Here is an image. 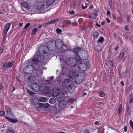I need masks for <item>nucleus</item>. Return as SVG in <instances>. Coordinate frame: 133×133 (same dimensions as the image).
I'll return each instance as SVG.
<instances>
[{
  "instance_id": "412c9836",
  "label": "nucleus",
  "mask_w": 133,
  "mask_h": 133,
  "mask_svg": "<svg viewBox=\"0 0 133 133\" xmlns=\"http://www.w3.org/2000/svg\"><path fill=\"white\" fill-rule=\"evenodd\" d=\"M13 63V62H8L4 64L3 66L5 68L11 67L12 66Z\"/></svg>"
},
{
  "instance_id": "f257e3e1",
  "label": "nucleus",
  "mask_w": 133,
  "mask_h": 133,
  "mask_svg": "<svg viewBox=\"0 0 133 133\" xmlns=\"http://www.w3.org/2000/svg\"><path fill=\"white\" fill-rule=\"evenodd\" d=\"M80 59L79 56L77 55L75 58L71 57L67 58L66 63L69 66H73L75 65L77 63H80Z\"/></svg>"
},
{
  "instance_id": "a211bd4d",
  "label": "nucleus",
  "mask_w": 133,
  "mask_h": 133,
  "mask_svg": "<svg viewBox=\"0 0 133 133\" xmlns=\"http://www.w3.org/2000/svg\"><path fill=\"white\" fill-rule=\"evenodd\" d=\"M62 52H64L67 51L69 50V48L65 44H63L61 48L59 49Z\"/></svg>"
},
{
  "instance_id": "69168bd1",
  "label": "nucleus",
  "mask_w": 133,
  "mask_h": 133,
  "mask_svg": "<svg viewBox=\"0 0 133 133\" xmlns=\"http://www.w3.org/2000/svg\"><path fill=\"white\" fill-rule=\"evenodd\" d=\"M119 46H117L115 48V50H117L118 49V48H119Z\"/></svg>"
},
{
  "instance_id": "f8f14e48",
  "label": "nucleus",
  "mask_w": 133,
  "mask_h": 133,
  "mask_svg": "<svg viewBox=\"0 0 133 133\" xmlns=\"http://www.w3.org/2000/svg\"><path fill=\"white\" fill-rule=\"evenodd\" d=\"M56 45L57 48L60 49L64 44L63 41L61 39H57L55 41Z\"/></svg>"
},
{
  "instance_id": "6ab92c4d",
  "label": "nucleus",
  "mask_w": 133,
  "mask_h": 133,
  "mask_svg": "<svg viewBox=\"0 0 133 133\" xmlns=\"http://www.w3.org/2000/svg\"><path fill=\"white\" fill-rule=\"evenodd\" d=\"M38 98L36 97H34L31 100V102L33 104L36 105L38 102Z\"/></svg>"
},
{
  "instance_id": "2eb2a0df",
  "label": "nucleus",
  "mask_w": 133,
  "mask_h": 133,
  "mask_svg": "<svg viewBox=\"0 0 133 133\" xmlns=\"http://www.w3.org/2000/svg\"><path fill=\"white\" fill-rule=\"evenodd\" d=\"M82 50H81V48L80 47H76L74 48L73 50V51L74 52L76 56H75V57H76L77 55H78L79 52H82Z\"/></svg>"
},
{
  "instance_id": "774afa93",
  "label": "nucleus",
  "mask_w": 133,
  "mask_h": 133,
  "mask_svg": "<svg viewBox=\"0 0 133 133\" xmlns=\"http://www.w3.org/2000/svg\"><path fill=\"white\" fill-rule=\"evenodd\" d=\"M68 23L70 24H73V23H72V22H71V21L70 20H69V21H68Z\"/></svg>"
},
{
  "instance_id": "72a5a7b5",
  "label": "nucleus",
  "mask_w": 133,
  "mask_h": 133,
  "mask_svg": "<svg viewBox=\"0 0 133 133\" xmlns=\"http://www.w3.org/2000/svg\"><path fill=\"white\" fill-rule=\"evenodd\" d=\"M46 98L45 97H41L39 98V101L42 102H45L46 101Z\"/></svg>"
},
{
  "instance_id": "ddd939ff",
  "label": "nucleus",
  "mask_w": 133,
  "mask_h": 133,
  "mask_svg": "<svg viewBox=\"0 0 133 133\" xmlns=\"http://www.w3.org/2000/svg\"><path fill=\"white\" fill-rule=\"evenodd\" d=\"M57 96V100L58 102L63 101L62 100L65 98V95L64 93L62 92H60L59 94Z\"/></svg>"
},
{
  "instance_id": "9d476101",
  "label": "nucleus",
  "mask_w": 133,
  "mask_h": 133,
  "mask_svg": "<svg viewBox=\"0 0 133 133\" xmlns=\"http://www.w3.org/2000/svg\"><path fill=\"white\" fill-rule=\"evenodd\" d=\"M31 87L33 91L36 92H38L40 90L41 87L39 86L38 83L34 82L31 84Z\"/></svg>"
},
{
  "instance_id": "c03bdc74",
  "label": "nucleus",
  "mask_w": 133,
  "mask_h": 133,
  "mask_svg": "<svg viewBox=\"0 0 133 133\" xmlns=\"http://www.w3.org/2000/svg\"><path fill=\"white\" fill-rule=\"evenodd\" d=\"M5 114V112L4 111H0V115L1 116H3Z\"/></svg>"
},
{
  "instance_id": "5701e85b",
  "label": "nucleus",
  "mask_w": 133,
  "mask_h": 133,
  "mask_svg": "<svg viewBox=\"0 0 133 133\" xmlns=\"http://www.w3.org/2000/svg\"><path fill=\"white\" fill-rule=\"evenodd\" d=\"M5 110L6 111V114L8 115H11V108L10 107H6Z\"/></svg>"
},
{
  "instance_id": "423d86ee",
  "label": "nucleus",
  "mask_w": 133,
  "mask_h": 133,
  "mask_svg": "<svg viewBox=\"0 0 133 133\" xmlns=\"http://www.w3.org/2000/svg\"><path fill=\"white\" fill-rule=\"evenodd\" d=\"M73 83V81L70 79H66L62 82V86L65 88H69L71 87Z\"/></svg>"
},
{
  "instance_id": "a19ab883",
  "label": "nucleus",
  "mask_w": 133,
  "mask_h": 133,
  "mask_svg": "<svg viewBox=\"0 0 133 133\" xmlns=\"http://www.w3.org/2000/svg\"><path fill=\"white\" fill-rule=\"evenodd\" d=\"M99 96L101 97L104 96L105 95V94L103 92H99Z\"/></svg>"
},
{
  "instance_id": "6e6552de",
  "label": "nucleus",
  "mask_w": 133,
  "mask_h": 133,
  "mask_svg": "<svg viewBox=\"0 0 133 133\" xmlns=\"http://www.w3.org/2000/svg\"><path fill=\"white\" fill-rule=\"evenodd\" d=\"M34 70L32 65H29L26 66L24 69V72L26 74H30L32 73Z\"/></svg>"
},
{
  "instance_id": "2f4dec72",
  "label": "nucleus",
  "mask_w": 133,
  "mask_h": 133,
  "mask_svg": "<svg viewBox=\"0 0 133 133\" xmlns=\"http://www.w3.org/2000/svg\"><path fill=\"white\" fill-rule=\"evenodd\" d=\"M97 15L96 13H92L91 15V17L92 19H94L96 17Z\"/></svg>"
},
{
  "instance_id": "1a4fd4ad",
  "label": "nucleus",
  "mask_w": 133,
  "mask_h": 133,
  "mask_svg": "<svg viewBox=\"0 0 133 133\" xmlns=\"http://www.w3.org/2000/svg\"><path fill=\"white\" fill-rule=\"evenodd\" d=\"M81 58L80 62L81 59L83 60H86L87 59L88 55L87 52L85 50H82L81 54H80L79 55Z\"/></svg>"
},
{
  "instance_id": "0e129e2a",
  "label": "nucleus",
  "mask_w": 133,
  "mask_h": 133,
  "mask_svg": "<svg viewBox=\"0 0 133 133\" xmlns=\"http://www.w3.org/2000/svg\"><path fill=\"white\" fill-rule=\"evenodd\" d=\"M96 25L99 27H100L101 26V25L99 24H98L97 23H96Z\"/></svg>"
},
{
  "instance_id": "6e6d98bb",
  "label": "nucleus",
  "mask_w": 133,
  "mask_h": 133,
  "mask_svg": "<svg viewBox=\"0 0 133 133\" xmlns=\"http://www.w3.org/2000/svg\"><path fill=\"white\" fill-rule=\"evenodd\" d=\"M133 98L132 97H131L130 99V103H131L133 101Z\"/></svg>"
},
{
  "instance_id": "603ef678",
  "label": "nucleus",
  "mask_w": 133,
  "mask_h": 133,
  "mask_svg": "<svg viewBox=\"0 0 133 133\" xmlns=\"http://www.w3.org/2000/svg\"><path fill=\"white\" fill-rule=\"evenodd\" d=\"M68 13L72 15L74 14V12L73 10H72L71 11L69 12Z\"/></svg>"
},
{
  "instance_id": "a878e982",
  "label": "nucleus",
  "mask_w": 133,
  "mask_h": 133,
  "mask_svg": "<svg viewBox=\"0 0 133 133\" xmlns=\"http://www.w3.org/2000/svg\"><path fill=\"white\" fill-rule=\"evenodd\" d=\"M54 2V0H47L46 4L48 6H50Z\"/></svg>"
},
{
  "instance_id": "4d7b16f0",
  "label": "nucleus",
  "mask_w": 133,
  "mask_h": 133,
  "mask_svg": "<svg viewBox=\"0 0 133 133\" xmlns=\"http://www.w3.org/2000/svg\"><path fill=\"white\" fill-rule=\"evenodd\" d=\"M99 10V8H97L95 9L94 10V11L95 12H98Z\"/></svg>"
},
{
  "instance_id": "0eeeda50",
  "label": "nucleus",
  "mask_w": 133,
  "mask_h": 133,
  "mask_svg": "<svg viewBox=\"0 0 133 133\" xmlns=\"http://www.w3.org/2000/svg\"><path fill=\"white\" fill-rule=\"evenodd\" d=\"M81 76L79 77L78 75V74L76 76L75 79V83L77 84H79L82 82L84 79L85 77V74L84 73H81Z\"/></svg>"
},
{
  "instance_id": "e2e57ef3",
  "label": "nucleus",
  "mask_w": 133,
  "mask_h": 133,
  "mask_svg": "<svg viewBox=\"0 0 133 133\" xmlns=\"http://www.w3.org/2000/svg\"><path fill=\"white\" fill-rule=\"evenodd\" d=\"M106 19L108 23H110V20L109 19L107 18Z\"/></svg>"
},
{
  "instance_id": "aec40b11",
  "label": "nucleus",
  "mask_w": 133,
  "mask_h": 133,
  "mask_svg": "<svg viewBox=\"0 0 133 133\" xmlns=\"http://www.w3.org/2000/svg\"><path fill=\"white\" fill-rule=\"evenodd\" d=\"M35 56H37V61L38 62H43L45 60V57L42 55H41L38 56L37 55H35Z\"/></svg>"
},
{
  "instance_id": "393cba45",
  "label": "nucleus",
  "mask_w": 133,
  "mask_h": 133,
  "mask_svg": "<svg viewBox=\"0 0 133 133\" xmlns=\"http://www.w3.org/2000/svg\"><path fill=\"white\" fill-rule=\"evenodd\" d=\"M5 118L12 123H17L18 122L17 119L14 118H10L7 117H6Z\"/></svg>"
},
{
  "instance_id": "f704fd0d",
  "label": "nucleus",
  "mask_w": 133,
  "mask_h": 133,
  "mask_svg": "<svg viewBox=\"0 0 133 133\" xmlns=\"http://www.w3.org/2000/svg\"><path fill=\"white\" fill-rule=\"evenodd\" d=\"M99 34L97 31H95L93 34V36L95 38H97Z\"/></svg>"
},
{
  "instance_id": "c9c22d12",
  "label": "nucleus",
  "mask_w": 133,
  "mask_h": 133,
  "mask_svg": "<svg viewBox=\"0 0 133 133\" xmlns=\"http://www.w3.org/2000/svg\"><path fill=\"white\" fill-rule=\"evenodd\" d=\"M122 105L121 104H120L119 105L118 108V112L119 114H120L121 110L122 108Z\"/></svg>"
},
{
  "instance_id": "a18cd8bd",
  "label": "nucleus",
  "mask_w": 133,
  "mask_h": 133,
  "mask_svg": "<svg viewBox=\"0 0 133 133\" xmlns=\"http://www.w3.org/2000/svg\"><path fill=\"white\" fill-rule=\"evenodd\" d=\"M59 21V19H53L51 20V21L52 23H55L56 22H57V21Z\"/></svg>"
},
{
  "instance_id": "49530a36",
  "label": "nucleus",
  "mask_w": 133,
  "mask_h": 133,
  "mask_svg": "<svg viewBox=\"0 0 133 133\" xmlns=\"http://www.w3.org/2000/svg\"><path fill=\"white\" fill-rule=\"evenodd\" d=\"M30 25V23H28L25 25L24 27V29H27Z\"/></svg>"
},
{
  "instance_id": "de8ad7c7",
  "label": "nucleus",
  "mask_w": 133,
  "mask_h": 133,
  "mask_svg": "<svg viewBox=\"0 0 133 133\" xmlns=\"http://www.w3.org/2000/svg\"><path fill=\"white\" fill-rule=\"evenodd\" d=\"M6 132H9L10 133H16L14 130H11L9 129L7 130Z\"/></svg>"
},
{
  "instance_id": "dca6fc26",
  "label": "nucleus",
  "mask_w": 133,
  "mask_h": 133,
  "mask_svg": "<svg viewBox=\"0 0 133 133\" xmlns=\"http://www.w3.org/2000/svg\"><path fill=\"white\" fill-rule=\"evenodd\" d=\"M11 25V23H8L5 25V28L3 32V34L4 35L6 34L8 30L10 28Z\"/></svg>"
},
{
  "instance_id": "09e8293b",
  "label": "nucleus",
  "mask_w": 133,
  "mask_h": 133,
  "mask_svg": "<svg viewBox=\"0 0 133 133\" xmlns=\"http://www.w3.org/2000/svg\"><path fill=\"white\" fill-rule=\"evenodd\" d=\"M103 39L104 38L103 37H102L98 39V41L99 42H101L103 41Z\"/></svg>"
},
{
  "instance_id": "7ed1b4c3",
  "label": "nucleus",
  "mask_w": 133,
  "mask_h": 133,
  "mask_svg": "<svg viewBox=\"0 0 133 133\" xmlns=\"http://www.w3.org/2000/svg\"><path fill=\"white\" fill-rule=\"evenodd\" d=\"M79 63V64L78 66V68L79 70L80 71H85L89 67L90 65L89 61Z\"/></svg>"
},
{
  "instance_id": "473e14b6",
  "label": "nucleus",
  "mask_w": 133,
  "mask_h": 133,
  "mask_svg": "<svg viewBox=\"0 0 133 133\" xmlns=\"http://www.w3.org/2000/svg\"><path fill=\"white\" fill-rule=\"evenodd\" d=\"M43 71H42L41 70H37L36 72V75H42L43 74Z\"/></svg>"
},
{
  "instance_id": "e433bc0d",
  "label": "nucleus",
  "mask_w": 133,
  "mask_h": 133,
  "mask_svg": "<svg viewBox=\"0 0 133 133\" xmlns=\"http://www.w3.org/2000/svg\"><path fill=\"white\" fill-rule=\"evenodd\" d=\"M49 105L48 103H46L43 104L42 106L45 108H47L49 107Z\"/></svg>"
},
{
  "instance_id": "8fccbe9b",
  "label": "nucleus",
  "mask_w": 133,
  "mask_h": 133,
  "mask_svg": "<svg viewBox=\"0 0 133 133\" xmlns=\"http://www.w3.org/2000/svg\"><path fill=\"white\" fill-rule=\"evenodd\" d=\"M52 108L53 109H54L55 110V111L56 112L57 111V108L56 107L53 106L52 107Z\"/></svg>"
},
{
  "instance_id": "20e7f679",
  "label": "nucleus",
  "mask_w": 133,
  "mask_h": 133,
  "mask_svg": "<svg viewBox=\"0 0 133 133\" xmlns=\"http://www.w3.org/2000/svg\"><path fill=\"white\" fill-rule=\"evenodd\" d=\"M46 45L48 49L51 51L54 50L56 48L55 41L53 40L49 41L47 42Z\"/></svg>"
},
{
  "instance_id": "ea45409f",
  "label": "nucleus",
  "mask_w": 133,
  "mask_h": 133,
  "mask_svg": "<svg viewBox=\"0 0 133 133\" xmlns=\"http://www.w3.org/2000/svg\"><path fill=\"white\" fill-rule=\"evenodd\" d=\"M56 31L58 34H59L61 33L62 30L60 29L57 28L56 29Z\"/></svg>"
},
{
  "instance_id": "5fc2aeb1",
  "label": "nucleus",
  "mask_w": 133,
  "mask_h": 133,
  "mask_svg": "<svg viewBox=\"0 0 133 133\" xmlns=\"http://www.w3.org/2000/svg\"><path fill=\"white\" fill-rule=\"evenodd\" d=\"M84 133H89V131L88 130H85L84 131Z\"/></svg>"
},
{
  "instance_id": "7c9ffc66",
  "label": "nucleus",
  "mask_w": 133,
  "mask_h": 133,
  "mask_svg": "<svg viewBox=\"0 0 133 133\" xmlns=\"http://www.w3.org/2000/svg\"><path fill=\"white\" fill-rule=\"evenodd\" d=\"M21 4L22 6L24 8H25L27 9H28V8L29 6H28V4L26 2H23Z\"/></svg>"
},
{
  "instance_id": "13d9d810",
  "label": "nucleus",
  "mask_w": 133,
  "mask_h": 133,
  "mask_svg": "<svg viewBox=\"0 0 133 133\" xmlns=\"http://www.w3.org/2000/svg\"><path fill=\"white\" fill-rule=\"evenodd\" d=\"M127 127L126 126H125L124 128V130L125 132H126L127 131Z\"/></svg>"
},
{
  "instance_id": "9b49d317",
  "label": "nucleus",
  "mask_w": 133,
  "mask_h": 133,
  "mask_svg": "<svg viewBox=\"0 0 133 133\" xmlns=\"http://www.w3.org/2000/svg\"><path fill=\"white\" fill-rule=\"evenodd\" d=\"M48 49L47 46L43 45L40 46L38 50L41 54H46L47 52Z\"/></svg>"
},
{
  "instance_id": "3c124183",
  "label": "nucleus",
  "mask_w": 133,
  "mask_h": 133,
  "mask_svg": "<svg viewBox=\"0 0 133 133\" xmlns=\"http://www.w3.org/2000/svg\"><path fill=\"white\" fill-rule=\"evenodd\" d=\"M44 4H42V5H41V6L40 7V8H39V9L41 10H43L44 9ZM39 8V7H38Z\"/></svg>"
},
{
  "instance_id": "052dcab7",
  "label": "nucleus",
  "mask_w": 133,
  "mask_h": 133,
  "mask_svg": "<svg viewBox=\"0 0 133 133\" xmlns=\"http://www.w3.org/2000/svg\"><path fill=\"white\" fill-rule=\"evenodd\" d=\"M110 11L108 10L107 12V15H110Z\"/></svg>"
},
{
  "instance_id": "58836bf2",
  "label": "nucleus",
  "mask_w": 133,
  "mask_h": 133,
  "mask_svg": "<svg viewBox=\"0 0 133 133\" xmlns=\"http://www.w3.org/2000/svg\"><path fill=\"white\" fill-rule=\"evenodd\" d=\"M124 55V54L123 52L121 53L119 56V59H122Z\"/></svg>"
},
{
  "instance_id": "680f3d73",
  "label": "nucleus",
  "mask_w": 133,
  "mask_h": 133,
  "mask_svg": "<svg viewBox=\"0 0 133 133\" xmlns=\"http://www.w3.org/2000/svg\"><path fill=\"white\" fill-rule=\"evenodd\" d=\"M125 29L127 30H128V27L127 25H126L125 27Z\"/></svg>"
},
{
  "instance_id": "bf43d9fd",
  "label": "nucleus",
  "mask_w": 133,
  "mask_h": 133,
  "mask_svg": "<svg viewBox=\"0 0 133 133\" xmlns=\"http://www.w3.org/2000/svg\"><path fill=\"white\" fill-rule=\"evenodd\" d=\"M87 6H83V5H82V8L83 9H85L86 8H87Z\"/></svg>"
},
{
  "instance_id": "864d4df0",
  "label": "nucleus",
  "mask_w": 133,
  "mask_h": 133,
  "mask_svg": "<svg viewBox=\"0 0 133 133\" xmlns=\"http://www.w3.org/2000/svg\"><path fill=\"white\" fill-rule=\"evenodd\" d=\"M52 24V23L51 21H50L49 22H46L45 23V24H46V25H49V24Z\"/></svg>"
},
{
  "instance_id": "4be33fe9",
  "label": "nucleus",
  "mask_w": 133,
  "mask_h": 133,
  "mask_svg": "<svg viewBox=\"0 0 133 133\" xmlns=\"http://www.w3.org/2000/svg\"><path fill=\"white\" fill-rule=\"evenodd\" d=\"M36 79V77L32 75H30L28 79V82H32L35 81Z\"/></svg>"
},
{
  "instance_id": "b1692460",
  "label": "nucleus",
  "mask_w": 133,
  "mask_h": 133,
  "mask_svg": "<svg viewBox=\"0 0 133 133\" xmlns=\"http://www.w3.org/2000/svg\"><path fill=\"white\" fill-rule=\"evenodd\" d=\"M76 76V75L75 73H74L70 72L69 73L68 75V77L71 79H73L75 78Z\"/></svg>"
},
{
  "instance_id": "4468645a",
  "label": "nucleus",
  "mask_w": 133,
  "mask_h": 133,
  "mask_svg": "<svg viewBox=\"0 0 133 133\" xmlns=\"http://www.w3.org/2000/svg\"><path fill=\"white\" fill-rule=\"evenodd\" d=\"M43 84H41V90L44 93L46 94H48L50 91V89L47 86H45L44 87H42Z\"/></svg>"
},
{
  "instance_id": "cd10ccee",
  "label": "nucleus",
  "mask_w": 133,
  "mask_h": 133,
  "mask_svg": "<svg viewBox=\"0 0 133 133\" xmlns=\"http://www.w3.org/2000/svg\"><path fill=\"white\" fill-rule=\"evenodd\" d=\"M26 74L24 76V80L25 81L28 82V79H29V78L30 76V74Z\"/></svg>"
},
{
  "instance_id": "f03ea898",
  "label": "nucleus",
  "mask_w": 133,
  "mask_h": 133,
  "mask_svg": "<svg viewBox=\"0 0 133 133\" xmlns=\"http://www.w3.org/2000/svg\"><path fill=\"white\" fill-rule=\"evenodd\" d=\"M37 56H34L33 58L29 61V63H31L34 70H37L39 68V62L37 61Z\"/></svg>"
},
{
  "instance_id": "79ce46f5",
  "label": "nucleus",
  "mask_w": 133,
  "mask_h": 133,
  "mask_svg": "<svg viewBox=\"0 0 133 133\" xmlns=\"http://www.w3.org/2000/svg\"><path fill=\"white\" fill-rule=\"evenodd\" d=\"M129 34L128 33H126L124 34V36L125 37V38L126 39H128L129 38Z\"/></svg>"
},
{
  "instance_id": "4c0bfd02",
  "label": "nucleus",
  "mask_w": 133,
  "mask_h": 133,
  "mask_svg": "<svg viewBox=\"0 0 133 133\" xmlns=\"http://www.w3.org/2000/svg\"><path fill=\"white\" fill-rule=\"evenodd\" d=\"M27 91L29 95H31L33 96L34 94H35V93H34V92L31 91H30V90H29L27 89Z\"/></svg>"
},
{
  "instance_id": "338daca9",
  "label": "nucleus",
  "mask_w": 133,
  "mask_h": 133,
  "mask_svg": "<svg viewBox=\"0 0 133 133\" xmlns=\"http://www.w3.org/2000/svg\"><path fill=\"white\" fill-rule=\"evenodd\" d=\"M3 88V86L2 85L0 84V90H1Z\"/></svg>"
},
{
  "instance_id": "39448f33",
  "label": "nucleus",
  "mask_w": 133,
  "mask_h": 133,
  "mask_svg": "<svg viewBox=\"0 0 133 133\" xmlns=\"http://www.w3.org/2000/svg\"><path fill=\"white\" fill-rule=\"evenodd\" d=\"M58 109L60 110H63L68 107L67 102L65 100L59 101L58 104Z\"/></svg>"
},
{
  "instance_id": "f3484780",
  "label": "nucleus",
  "mask_w": 133,
  "mask_h": 133,
  "mask_svg": "<svg viewBox=\"0 0 133 133\" xmlns=\"http://www.w3.org/2000/svg\"><path fill=\"white\" fill-rule=\"evenodd\" d=\"M59 92V89L56 88H54L52 91V94L54 96H57Z\"/></svg>"
},
{
  "instance_id": "bb28decb",
  "label": "nucleus",
  "mask_w": 133,
  "mask_h": 133,
  "mask_svg": "<svg viewBox=\"0 0 133 133\" xmlns=\"http://www.w3.org/2000/svg\"><path fill=\"white\" fill-rule=\"evenodd\" d=\"M56 98L53 97L50 98L49 100V102L51 104H53L56 102Z\"/></svg>"
},
{
  "instance_id": "c85d7f7f",
  "label": "nucleus",
  "mask_w": 133,
  "mask_h": 133,
  "mask_svg": "<svg viewBox=\"0 0 133 133\" xmlns=\"http://www.w3.org/2000/svg\"><path fill=\"white\" fill-rule=\"evenodd\" d=\"M38 30V29L36 28H34L32 29L31 33V35H34L35 34L37 31Z\"/></svg>"
},
{
  "instance_id": "37998d69",
  "label": "nucleus",
  "mask_w": 133,
  "mask_h": 133,
  "mask_svg": "<svg viewBox=\"0 0 133 133\" xmlns=\"http://www.w3.org/2000/svg\"><path fill=\"white\" fill-rule=\"evenodd\" d=\"M96 49L97 51H99L101 49V47L99 45H97L96 47Z\"/></svg>"
},
{
  "instance_id": "c756f323",
  "label": "nucleus",
  "mask_w": 133,
  "mask_h": 133,
  "mask_svg": "<svg viewBox=\"0 0 133 133\" xmlns=\"http://www.w3.org/2000/svg\"><path fill=\"white\" fill-rule=\"evenodd\" d=\"M76 99L72 98H69L68 100V102L72 104L76 101Z\"/></svg>"
}]
</instances>
